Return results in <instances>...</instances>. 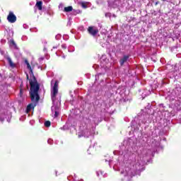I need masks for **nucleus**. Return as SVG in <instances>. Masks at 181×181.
Segmentation results:
<instances>
[{
    "mask_svg": "<svg viewBox=\"0 0 181 181\" xmlns=\"http://www.w3.org/2000/svg\"><path fill=\"white\" fill-rule=\"evenodd\" d=\"M64 11V12H71V11H73V6H69L68 7H65Z\"/></svg>",
    "mask_w": 181,
    "mask_h": 181,
    "instance_id": "obj_12",
    "label": "nucleus"
},
{
    "mask_svg": "<svg viewBox=\"0 0 181 181\" xmlns=\"http://www.w3.org/2000/svg\"><path fill=\"white\" fill-rule=\"evenodd\" d=\"M52 112H54V117L57 118L59 117V107L57 106L52 107Z\"/></svg>",
    "mask_w": 181,
    "mask_h": 181,
    "instance_id": "obj_8",
    "label": "nucleus"
},
{
    "mask_svg": "<svg viewBox=\"0 0 181 181\" xmlns=\"http://www.w3.org/2000/svg\"><path fill=\"white\" fill-rule=\"evenodd\" d=\"M81 6L84 8H87V5H86V3H81Z\"/></svg>",
    "mask_w": 181,
    "mask_h": 181,
    "instance_id": "obj_17",
    "label": "nucleus"
},
{
    "mask_svg": "<svg viewBox=\"0 0 181 181\" xmlns=\"http://www.w3.org/2000/svg\"><path fill=\"white\" fill-rule=\"evenodd\" d=\"M25 63L27 65L28 69H29V70L30 71V74L33 75V80H30V95L31 101H36V103H37V101L40 100V96H39V93H38L40 86L37 83V80H36V77L33 76V71L32 70V67L30 66L29 62H28V60H25Z\"/></svg>",
    "mask_w": 181,
    "mask_h": 181,
    "instance_id": "obj_1",
    "label": "nucleus"
},
{
    "mask_svg": "<svg viewBox=\"0 0 181 181\" xmlns=\"http://www.w3.org/2000/svg\"><path fill=\"white\" fill-rule=\"evenodd\" d=\"M47 143H48L49 145H52V144H53V141L52 140V139H49L48 141H47Z\"/></svg>",
    "mask_w": 181,
    "mask_h": 181,
    "instance_id": "obj_15",
    "label": "nucleus"
},
{
    "mask_svg": "<svg viewBox=\"0 0 181 181\" xmlns=\"http://www.w3.org/2000/svg\"><path fill=\"white\" fill-rule=\"evenodd\" d=\"M62 49H67V45H66V44H62Z\"/></svg>",
    "mask_w": 181,
    "mask_h": 181,
    "instance_id": "obj_18",
    "label": "nucleus"
},
{
    "mask_svg": "<svg viewBox=\"0 0 181 181\" xmlns=\"http://www.w3.org/2000/svg\"><path fill=\"white\" fill-rule=\"evenodd\" d=\"M10 67H12V69H14V67H16V65L15 64V63H13V62H12V59L11 58V57H6Z\"/></svg>",
    "mask_w": 181,
    "mask_h": 181,
    "instance_id": "obj_7",
    "label": "nucleus"
},
{
    "mask_svg": "<svg viewBox=\"0 0 181 181\" xmlns=\"http://www.w3.org/2000/svg\"><path fill=\"white\" fill-rule=\"evenodd\" d=\"M27 78L28 80H29V75H27Z\"/></svg>",
    "mask_w": 181,
    "mask_h": 181,
    "instance_id": "obj_20",
    "label": "nucleus"
},
{
    "mask_svg": "<svg viewBox=\"0 0 181 181\" xmlns=\"http://www.w3.org/2000/svg\"><path fill=\"white\" fill-rule=\"evenodd\" d=\"M88 32L92 36H96L98 35V28H97L95 26H90L88 28Z\"/></svg>",
    "mask_w": 181,
    "mask_h": 181,
    "instance_id": "obj_4",
    "label": "nucleus"
},
{
    "mask_svg": "<svg viewBox=\"0 0 181 181\" xmlns=\"http://www.w3.org/2000/svg\"><path fill=\"white\" fill-rule=\"evenodd\" d=\"M7 20L10 23H15V22H16V16H15L13 12H10L7 17Z\"/></svg>",
    "mask_w": 181,
    "mask_h": 181,
    "instance_id": "obj_5",
    "label": "nucleus"
},
{
    "mask_svg": "<svg viewBox=\"0 0 181 181\" xmlns=\"http://www.w3.org/2000/svg\"><path fill=\"white\" fill-rule=\"evenodd\" d=\"M121 174L124 175V176H128L129 177H132L133 176H135V171L129 168V167H126L124 168V170L121 171Z\"/></svg>",
    "mask_w": 181,
    "mask_h": 181,
    "instance_id": "obj_3",
    "label": "nucleus"
},
{
    "mask_svg": "<svg viewBox=\"0 0 181 181\" xmlns=\"http://www.w3.org/2000/svg\"><path fill=\"white\" fill-rule=\"evenodd\" d=\"M32 108H34L33 104H30L27 106V112H29L30 111H32Z\"/></svg>",
    "mask_w": 181,
    "mask_h": 181,
    "instance_id": "obj_13",
    "label": "nucleus"
},
{
    "mask_svg": "<svg viewBox=\"0 0 181 181\" xmlns=\"http://www.w3.org/2000/svg\"><path fill=\"white\" fill-rule=\"evenodd\" d=\"M23 95V89L21 88L20 89V97H22Z\"/></svg>",
    "mask_w": 181,
    "mask_h": 181,
    "instance_id": "obj_16",
    "label": "nucleus"
},
{
    "mask_svg": "<svg viewBox=\"0 0 181 181\" xmlns=\"http://www.w3.org/2000/svg\"><path fill=\"white\" fill-rule=\"evenodd\" d=\"M59 93V81H56L51 90V97L53 102L56 101V95Z\"/></svg>",
    "mask_w": 181,
    "mask_h": 181,
    "instance_id": "obj_2",
    "label": "nucleus"
},
{
    "mask_svg": "<svg viewBox=\"0 0 181 181\" xmlns=\"http://www.w3.org/2000/svg\"><path fill=\"white\" fill-rule=\"evenodd\" d=\"M128 59H129V56L124 55L123 57L119 60V64L121 66H124V63H127L128 62Z\"/></svg>",
    "mask_w": 181,
    "mask_h": 181,
    "instance_id": "obj_6",
    "label": "nucleus"
},
{
    "mask_svg": "<svg viewBox=\"0 0 181 181\" xmlns=\"http://www.w3.org/2000/svg\"><path fill=\"white\" fill-rule=\"evenodd\" d=\"M42 1H37L35 4V6H37V8L39 9V11H42V9L43 8L42 7Z\"/></svg>",
    "mask_w": 181,
    "mask_h": 181,
    "instance_id": "obj_10",
    "label": "nucleus"
},
{
    "mask_svg": "<svg viewBox=\"0 0 181 181\" xmlns=\"http://www.w3.org/2000/svg\"><path fill=\"white\" fill-rule=\"evenodd\" d=\"M10 46H12V47H13V49H16V50H18V45H16V42H15V41L13 40H10Z\"/></svg>",
    "mask_w": 181,
    "mask_h": 181,
    "instance_id": "obj_9",
    "label": "nucleus"
},
{
    "mask_svg": "<svg viewBox=\"0 0 181 181\" xmlns=\"http://www.w3.org/2000/svg\"><path fill=\"white\" fill-rule=\"evenodd\" d=\"M163 1H166V0H163Z\"/></svg>",
    "mask_w": 181,
    "mask_h": 181,
    "instance_id": "obj_21",
    "label": "nucleus"
},
{
    "mask_svg": "<svg viewBox=\"0 0 181 181\" xmlns=\"http://www.w3.org/2000/svg\"><path fill=\"white\" fill-rule=\"evenodd\" d=\"M23 28H24V29H26V28H27L26 24H23Z\"/></svg>",
    "mask_w": 181,
    "mask_h": 181,
    "instance_id": "obj_19",
    "label": "nucleus"
},
{
    "mask_svg": "<svg viewBox=\"0 0 181 181\" xmlns=\"http://www.w3.org/2000/svg\"><path fill=\"white\" fill-rule=\"evenodd\" d=\"M45 127H50V125H51L50 121H46V122H45Z\"/></svg>",
    "mask_w": 181,
    "mask_h": 181,
    "instance_id": "obj_14",
    "label": "nucleus"
},
{
    "mask_svg": "<svg viewBox=\"0 0 181 181\" xmlns=\"http://www.w3.org/2000/svg\"><path fill=\"white\" fill-rule=\"evenodd\" d=\"M106 18H110V19H112V18H117V16L115 14H111L110 13H105Z\"/></svg>",
    "mask_w": 181,
    "mask_h": 181,
    "instance_id": "obj_11",
    "label": "nucleus"
}]
</instances>
